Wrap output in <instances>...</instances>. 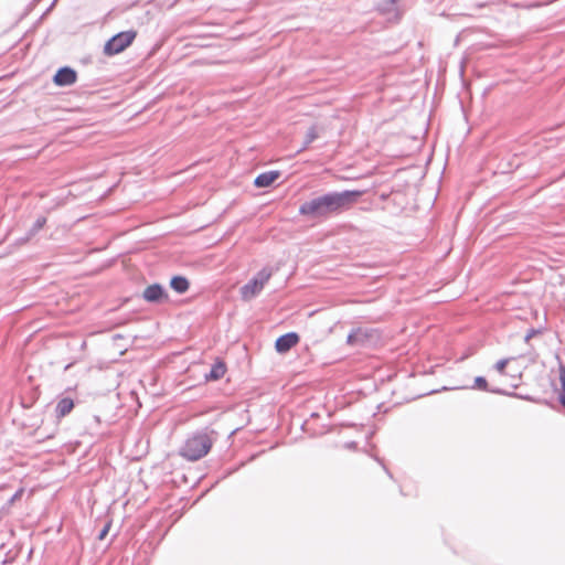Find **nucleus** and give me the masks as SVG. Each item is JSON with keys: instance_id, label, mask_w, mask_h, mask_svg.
<instances>
[{"instance_id": "obj_5", "label": "nucleus", "mask_w": 565, "mask_h": 565, "mask_svg": "<svg viewBox=\"0 0 565 565\" xmlns=\"http://www.w3.org/2000/svg\"><path fill=\"white\" fill-rule=\"evenodd\" d=\"M299 213L310 218L323 217L324 213L322 210L320 196L301 204L299 207Z\"/></svg>"}, {"instance_id": "obj_16", "label": "nucleus", "mask_w": 565, "mask_h": 565, "mask_svg": "<svg viewBox=\"0 0 565 565\" xmlns=\"http://www.w3.org/2000/svg\"><path fill=\"white\" fill-rule=\"evenodd\" d=\"M46 222V218L45 217H40L35 221L32 230H31V234H35L36 232H39L45 224Z\"/></svg>"}, {"instance_id": "obj_9", "label": "nucleus", "mask_w": 565, "mask_h": 565, "mask_svg": "<svg viewBox=\"0 0 565 565\" xmlns=\"http://www.w3.org/2000/svg\"><path fill=\"white\" fill-rule=\"evenodd\" d=\"M369 331L360 328L348 335V343L352 345H365L369 342Z\"/></svg>"}, {"instance_id": "obj_22", "label": "nucleus", "mask_w": 565, "mask_h": 565, "mask_svg": "<svg viewBox=\"0 0 565 565\" xmlns=\"http://www.w3.org/2000/svg\"><path fill=\"white\" fill-rule=\"evenodd\" d=\"M532 334H533V331L526 335L525 340L529 341L530 338L532 337Z\"/></svg>"}, {"instance_id": "obj_11", "label": "nucleus", "mask_w": 565, "mask_h": 565, "mask_svg": "<svg viewBox=\"0 0 565 565\" xmlns=\"http://www.w3.org/2000/svg\"><path fill=\"white\" fill-rule=\"evenodd\" d=\"M73 408H74L73 399L68 398V397H65V398H62L57 403L55 412H56L57 417H64L67 414H70Z\"/></svg>"}, {"instance_id": "obj_13", "label": "nucleus", "mask_w": 565, "mask_h": 565, "mask_svg": "<svg viewBox=\"0 0 565 565\" xmlns=\"http://www.w3.org/2000/svg\"><path fill=\"white\" fill-rule=\"evenodd\" d=\"M225 374V365L221 362L215 363L210 373L205 375L206 380H218Z\"/></svg>"}, {"instance_id": "obj_14", "label": "nucleus", "mask_w": 565, "mask_h": 565, "mask_svg": "<svg viewBox=\"0 0 565 565\" xmlns=\"http://www.w3.org/2000/svg\"><path fill=\"white\" fill-rule=\"evenodd\" d=\"M318 136H319L318 127L312 126L306 135L305 146L302 147V149L307 148L311 142H313L318 138Z\"/></svg>"}, {"instance_id": "obj_18", "label": "nucleus", "mask_w": 565, "mask_h": 565, "mask_svg": "<svg viewBox=\"0 0 565 565\" xmlns=\"http://www.w3.org/2000/svg\"><path fill=\"white\" fill-rule=\"evenodd\" d=\"M398 0H384V4L381 8L383 11H390L391 7H393Z\"/></svg>"}, {"instance_id": "obj_6", "label": "nucleus", "mask_w": 565, "mask_h": 565, "mask_svg": "<svg viewBox=\"0 0 565 565\" xmlns=\"http://www.w3.org/2000/svg\"><path fill=\"white\" fill-rule=\"evenodd\" d=\"M142 297L148 302H161L168 299V294L164 288L159 284H153L148 286L143 292Z\"/></svg>"}, {"instance_id": "obj_17", "label": "nucleus", "mask_w": 565, "mask_h": 565, "mask_svg": "<svg viewBox=\"0 0 565 565\" xmlns=\"http://www.w3.org/2000/svg\"><path fill=\"white\" fill-rule=\"evenodd\" d=\"M559 382L562 391H565V366L562 364L559 365Z\"/></svg>"}, {"instance_id": "obj_20", "label": "nucleus", "mask_w": 565, "mask_h": 565, "mask_svg": "<svg viewBox=\"0 0 565 565\" xmlns=\"http://www.w3.org/2000/svg\"><path fill=\"white\" fill-rule=\"evenodd\" d=\"M109 527H110V523H107L104 529L100 531V533L98 534V540H104L109 531Z\"/></svg>"}, {"instance_id": "obj_3", "label": "nucleus", "mask_w": 565, "mask_h": 565, "mask_svg": "<svg viewBox=\"0 0 565 565\" xmlns=\"http://www.w3.org/2000/svg\"><path fill=\"white\" fill-rule=\"evenodd\" d=\"M271 277V270L264 268L256 274V276L246 285L241 288L243 300L249 301L255 298L263 290L265 284Z\"/></svg>"}, {"instance_id": "obj_15", "label": "nucleus", "mask_w": 565, "mask_h": 565, "mask_svg": "<svg viewBox=\"0 0 565 565\" xmlns=\"http://www.w3.org/2000/svg\"><path fill=\"white\" fill-rule=\"evenodd\" d=\"M488 387V383H487V380L482 376H477L475 379V385L472 386V388H478V390H483L486 391Z\"/></svg>"}, {"instance_id": "obj_12", "label": "nucleus", "mask_w": 565, "mask_h": 565, "mask_svg": "<svg viewBox=\"0 0 565 565\" xmlns=\"http://www.w3.org/2000/svg\"><path fill=\"white\" fill-rule=\"evenodd\" d=\"M170 286L179 294H183L189 288V282L184 277L175 276L171 279Z\"/></svg>"}, {"instance_id": "obj_8", "label": "nucleus", "mask_w": 565, "mask_h": 565, "mask_svg": "<svg viewBox=\"0 0 565 565\" xmlns=\"http://www.w3.org/2000/svg\"><path fill=\"white\" fill-rule=\"evenodd\" d=\"M76 82V72L71 67H62L60 68L55 76L54 83L57 86H68Z\"/></svg>"}, {"instance_id": "obj_7", "label": "nucleus", "mask_w": 565, "mask_h": 565, "mask_svg": "<svg viewBox=\"0 0 565 565\" xmlns=\"http://www.w3.org/2000/svg\"><path fill=\"white\" fill-rule=\"evenodd\" d=\"M299 341V337L295 332L286 333L276 340L275 348L277 352L285 353L295 347Z\"/></svg>"}, {"instance_id": "obj_4", "label": "nucleus", "mask_w": 565, "mask_h": 565, "mask_svg": "<svg viewBox=\"0 0 565 565\" xmlns=\"http://www.w3.org/2000/svg\"><path fill=\"white\" fill-rule=\"evenodd\" d=\"M136 38L135 31H125L114 35L104 46L106 55H115L128 47Z\"/></svg>"}, {"instance_id": "obj_1", "label": "nucleus", "mask_w": 565, "mask_h": 565, "mask_svg": "<svg viewBox=\"0 0 565 565\" xmlns=\"http://www.w3.org/2000/svg\"><path fill=\"white\" fill-rule=\"evenodd\" d=\"M361 195L359 191L333 192L320 196L324 216L348 209Z\"/></svg>"}, {"instance_id": "obj_19", "label": "nucleus", "mask_w": 565, "mask_h": 565, "mask_svg": "<svg viewBox=\"0 0 565 565\" xmlns=\"http://www.w3.org/2000/svg\"><path fill=\"white\" fill-rule=\"evenodd\" d=\"M507 364H508V360H500V361H498L497 364H495L497 371L500 372V373H503Z\"/></svg>"}, {"instance_id": "obj_2", "label": "nucleus", "mask_w": 565, "mask_h": 565, "mask_svg": "<svg viewBox=\"0 0 565 565\" xmlns=\"http://www.w3.org/2000/svg\"><path fill=\"white\" fill-rule=\"evenodd\" d=\"M212 447V440L207 434L199 433L186 439L180 449V455L190 461L204 457Z\"/></svg>"}, {"instance_id": "obj_21", "label": "nucleus", "mask_w": 565, "mask_h": 565, "mask_svg": "<svg viewBox=\"0 0 565 565\" xmlns=\"http://www.w3.org/2000/svg\"><path fill=\"white\" fill-rule=\"evenodd\" d=\"M559 399H561L562 405L565 406V391H562Z\"/></svg>"}, {"instance_id": "obj_10", "label": "nucleus", "mask_w": 565, "mask_h": 565, "mask_svg": "<svg viewBox=\"0 0 565 565\" xmlns=\"http://www.w3.org/2000/svg\"><path fill=\"white\" fill-rule=\"evenodd\" d=\"M280 173L278 171H268L259 174L254 183L258 188H266L271 185L278 178Z\"/></svg>"}]
</instances>
